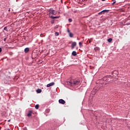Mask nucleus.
<instances>
[{"mask_svg": "<svg viewBox=\"0 0 130 130\" xmlns=\"http://www.w3.org/2000/svg\"><path fill=\"white\" fill-rule=\"evenodd\" d=\"M111 81H110V78L109 76H105L103 79H101L100 83H99V86L101 88L104 87L107 84H109Z\"/></svg>", "mask_w": 130, "mask_h": 130, "instance_id": "1", "label": "nucleus"}, {"mask_svg": "<svg viewBox=\"0 0 130 130\" xmlns=\"http://www.w3.org/2000/svg\"><path fill=\"white\" fill-rule=\"evenodd\" d=\"M67 85L71 87H75V86H79L81 84V82L79 80H72L70 81L66 82Z\"/></svg>", "mask_w": 130, "mask_h": 130, "instance_id": "2", "label": "nucleus"}, {"mask_svg": "<svg viewBox=\"0 0 130 130\" xmlns=\"http://www.w3.org/2000/svg\"><path fill=\"white\" fill-rule=\"evenodd\" d=\"M75 46H77V42H72V45H71L72 49H74V48H75Z\"/></svg>", "mask_w": 130, "mask_h": 130, "instance_id": "3", "label": "nucleus"}, {"mask_svg": "<svg viewBox=\"0 0 130 130\" xmlns=\"http://www.w3.org/2000/svg\"><path fill=\"white\" fill-rule=\"evenodd\" d=\"M58 102L60 104H66V101L62 99L59 100Z\"/></svg>", "mask_w": 130, "mask_h": 130, "instance_id": "4", "label": "nucleus"}, {"mask_svg": "<svg viewBox=\"0 0 130 130\" xmlns=\"http://www.w3.org/2000/svg\"><path fill=\"white\" fill-rule=\"evenodd\" d=\"M32 113H33V111H29L27 115V116H28V117H30V116H32Z\"/></svg>", "mask_w": 130, "mask_h": 130, "instance_id": "5", "label": "nucleus"}, {"mask_svg": "<svg viewBox=\"0 0 130 130\" xmlns=\"http://www.w3.org/2000/svg\"><path fill=\"white\" fill-rule=\"evenodd\" d=\"M54 85V82L50 83L47 85V87L48 88L49 87H51V86H53Z\"/></svg>", "mask_w": 130, "mask_h": 130, "instance_id": "6", "label": "nucleus"}, {"mask_svg": "<svg viewBox=\"0 0 130 130\" xmlns=\"http://www.w3.org/2000/svg\"><path fill=\"white\" fill-rule=\"evenodd\" d=\"M50 14H51L52 15H56V13H55V11L54 10H51L50 11Z\"/></svg>", "mask_w": 130, "mask_h": 130, "instance_id": "7", "label": "nucleus"}, {"mask_svg": "<svg viewBox=\"0 0 130 130\" xmlns=\"http://www.w3.org/2000/svg\"><path fill=\"white\" fill-rule=\"evenodd\" d=\"M29 52V49L28 48H26L25 49H24V52L25 53H27V52Z\"/></svg>", "mask_w": 130, "mask_h": 130, "instance_id": "8", "label": "nucleus"}, {"mask_svg": "<svg viewBox=\"0 0 130 130\" xmlns=\"http://www.w3.org/2000/svg\"><path fill=\"white\" fill-rule=\"evenodd\" d=\"M72 55H73L74 56H76V55H77V52L75 51H73Z\"/></svg>", "mask_w": 130, "mask_h": 130, "instance_id": "9", "label": "nucleus"}, {"mask_svg": "<svg viewBox=\"0 0 130 130\" xmlns=\"http://www.w3.org/2000/svg\"><path fill=\"white\" fill-rule=\"evenodd\" d=\"M50 18H51V19H58V18H59V17H58V16H56V17L51 16Z\"/></svg>", "mask_w": 130, "mask_h": 130, "instance_id": "10", "label": "nucleus"}, {"mask_svg": "<svg viewBox=\"0 0 130 130\" xmlns=\"http://www.w3.org/2000/svg\"><path fill=\"white\" fill-rule=\"evenodd\" d=\"M103 11V13H104V14H105V13H108V12H109V10H104Z\"/></svg>", "mask_w": 130, "mask_h": 130, "instance_id": "11", "label": "nucleus"}, {"mask_svg": "<svg viewBox=\"0 0 130 130\" xmlns=\"http://www.w3.org/2000/svg\"><path fill=\"white\" fill-rule=\"evenodd\" d=\"M79 47H82V45H83V43L82 42H80L79 43Z\"/></svg>", "mask_w": 130, "mask_h": 130, "instance_id": "12", "label": "nucleus"}, {"mask_svg": "<svg viewBox=\"0 0 130 130\" xmlns=\"http://www.w3.org/2000/svg\"><path fill=\"white\" fill-rule=\"evenodd\" d=\"M37 93H41V92H42V90L40 89H37Z\"/></svg>", "mask_w": 130, "mask_h": 130, "instance_id": "13", "label": "nucleus"}, {"mask_svg": "<svg viewBox=\"0 0 130 130\" xmlns=\"http://www.w3.org/2000/svg\"><path fill=\"white\" fill-rule=\"evenodd\" d=\"M69 36L70 37H73L74 34H73L72 32H70Z\"/></svg>", "mask_w": 130, "mask_h": 130, "instance_id": "14", "label": "nucleus"}, {"mask_svg": "<svg viewBox=\"0 0 130 130\" xmlns=\"http://www.w3.org/2000/svg\"><path fill=\"white\" fill-rule=\"evenodd\" d=\"M99 49H100L99 47H96L94 48V50L95 51H98V50H99Z\"/></svg>", "mask_w": 130, "mask_h": 130, "instance_id": "15", "label": "nucleus"}, {"mask_svg": "<svg viewBox=\"0 0 130 130\" xmlns=\"http://www.w3.org/2000/svg\"><path fill=\"white\" fill-rule=\"evenodd\" d=\"M36 109H39V105H36L35 106Z\"/></svg>", "mask_w": 130, "mask_h": 130, "instance_id": "16", "label": "nucleus"}, {"mask_svg": "<svg viewBox=\"0 0 130 130\" xmlns=\"http://www.w3.org/2000/svg\"><path fill=\"white\" fill-rule=\"evenodd\" d=\"M108 42H112V39L110 38L108 40Z\"/></svg>", "mask_w": 130, "mask_h": 130, "instance_id": "17", "label": "nucleus"}, {"mask_svg": "<svg viewBox=\"0 0 130 130\" xmlns=\"http://www.w3.org/2000/svg\"><path fill=\"white\" fill-rule=\"evenodd\" d=\"M55 36H58V35H59V33H58V32H56L55 33Z\"/></svg>", "mask_w": 130, "mask_h": 130, "instance_id": "18", "label": "nucleus"}, {"mask_svg": "<svg viewBox=\"0 0 130 130\" xmlns=\"http://www.w3.org/2000/svg\"><path fill=\"white\" fill-rule=\"evenodd\" d=\"M104 14V13H103V11H101V12H100L99 13V15H102V14Z\"/></svg>", "mask_w": 130, "mask_h": 130, "instance_id": "19", "label": "nucleus"}, {"mask_svg": "<svg viewBox=\"0 0 130 130\" xmlns=\"http://www.w3.org/2000/svg\"><path fill=\"white\" fill-rule=\"evenodd\" d=\"M4 30H5V31H8V27H7V26L5 27L4 28Z\"/></svg>", "mask_w": 130, "mask_h": 130, "instance_id": "20", "label": "nucleus"}, {"mask_svg": "<svg viewBox=\"0 0 130 130\" xmlns=\"http://www.w3.org/2000/svg\"><path fill=\"white\" fill-rule=\"evenodd\" d=\"M69 22H73V19H69Z\"/></svg>", "mask_w": 130, "mask_h": 130, "instance_id": "21", "label": "nucleus"}, {"mask_svg": "<svg viewBox=\"0 0 130 130\" xmlns=\"http://www.w3.org/2000/svg\"><path fill=\"white\" fill-rule=\"evenodd\" d=\"M116 3V1H114V2L112 4V5H114Z\"/></svg>", "mask_w": 130, "mask_h": 130, "instance_id": "22", "label": "nucleus"}, {"mask_svg": "<svg viewBox=\"0 0 130 130\" xmlns=\"http://www.w3.org/2000/svg\"><path fill=\"white\" fill-rule=\"evenodd\" d=\"M23 130H27V127H24V128H23Z\"/></svg>", "mask_w": 130, "mask_h": 130, "instance_id": "23", "label": "nucleus"}, {"mask_svg": "<svg viewBox=\"0 0 130 130\" xmlns=\"http://www.w3.org/2000/svg\"><path fill=\"white\" fill-rule=\"evenodd\" d=\"M2 52V48H0V53Z\"/></svg>", "mask_w": 130, "mask_h": 130, "instance_id": "24", "label": "nucleus"}, {"mask_svg": "<svg viewBox=\"0 0 130 130\" xmlns=\"http://www.w3.org/2000/svg\"><path fill=\"white\" fill-rule=\"evenodd\" d=\"M8 122H10L11 121V119L8 120Z\"/></svg>", "mask_w": 130, "mask_h": 130, "instance_id": "25", "label": "nucleus"}, {"mask_svg": "<svg viewBox=\"0 0 130 130\" xmlns=\"http://www.w3.org/2000/svg\"><path fill=\"white\" fill-rule=\"evenodd\" d=\"M68 32H70V29H68Z\"/></svg>", "mask_w": 130, "mask_h": 130, "instance_id": "26", "label": "nucleus"}, {"mask_svg": "<svg viewBox=\"0 0 130 130\" xmlns=\"http://www.w3.org/2000/svg\"><path fill=\"white\" fill-rule=\"evenodd\" d=\"M6 40H7V39H6V38H5V39H4V41H6Z\"/></svg>", "mask_w": 130, "mask_h": 130, "instance_id": "27", "label": "nucleus"}, {"mask_svg": "<svg viewBox=\"0 0 130 130\" xmlns=\"http://www.w3.org/2000/svg\"><path fill=\"white\" fill-rule=\"evenodd\" d=\"M8 12H11V10L10 9L8 10Z\"/></svg>", "mask_w": 130, "mask_h": 130, "instance_id": "28", "label": "nucleus"}, {"mask_svg": "<svg viewBox=\"0 0 130 130\" xmlns=\"http://www.w3.org/2000/svg\"><path fill=\"white\" fill-rule=\"evenodd\" d=\"M103 2H105V0H102Z\"/></svg>", "mask_w": 130, "mask_h": 130, "instance_id": "29", "label": "nucleus"}, {"mask_svg": "<svg viewBox=\"0 0 130 130\" xmlns=\"http://www.w3.org/2000/svg\"><path fill=\"white\" fill-rule=\"evenodd\" d=\"M75 12V13H77V11H74Z\"/></svg>", "mask_w": 130, "mask_h": 130, "instance_id": "30", "label": "nucleus"}, {"mask_svg": "<svg viewBox=\"0 0 130 130\" xmlns=\"http://www.w3.org/2000/svg\"><path fill=\"white\" fill-rule=\"evenodd\" d=\"M7 130H11V129H10L9 128H8Z\"/></svg>", "mask_w": 130, "mask_h": 130, "instance_id": "31", "label": "nucleus"}, {"mask_svg": "<svg viewBox=\"0 0 130 130\" xmlns=\"http://www.w3.org/2000/svg\"><path fill=\"white\" fill-rule=\"evenodd\" d=\"M89 43H91V41H89Z\"/></svg>", "mask_w": 130, "mask_h": 130, "instance_id": "32", "label": "nucleus"}, {"mask_svg": "<svg viewBox=\"0 0 130 130\" xmlns=\"http://www.w3.org/2000/svg\"><path fill=\"white\" fill-rule=\"evenodd\" d=\"M52 24H53V22H52Z\"/></svg>", "mask_w": 130, "mask_h": 130, "instance_id": "33", "label": "nucleus"}, {"mask_svg": "<svg viewBox=\"0 0 130 130\" xmlns=\"http://www.w3.org/2000/svg\"><path fill=\"white\" fill-rule=\"evenodd\" d=\"M69 44H71V42H70V43H69Z\"/></svg>", "mask_w": 130, "mask_h": 130, "instance_id": "34", "label": "nucleus"}]
</instances>
